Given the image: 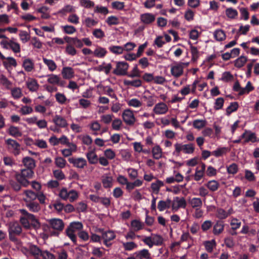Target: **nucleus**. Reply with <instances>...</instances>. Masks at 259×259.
Masks as SVG:
<instances>
[{
    "mask_svg": "<svg viewBox=\"0 0 259 259\" xmlns=\"http://www.w3.org/2000/svg\"><path fill=\"white\" fill-rule=\"evenodd\" d=\"M20 211L23 215L20 217V221L24 228L28 229L32 226L34 228L37 229L40 227L38 221L33 214L24 209H20Z\"/></svg>",
    "mask_w": 259,
    "mask_h": 259,
    "instance_id": "1",
    "label": "nucleus"
},
{
    "mask_svg": "<svg viewBox=\"0 0 259 259\" xmlns=\"http://www.w3.org/2000/svg\"><path fill=\"white\" fill-rule=\"evenodd\" d=\"M50 228L54 230L51 232V236L58 237L64 228V223L60 219L54 218L48 220Z\"/></svg>",
    "mask_w": 259,
    "mask_h": 259,
    "instance_id": "2",
    "label": "nucleus"
},
{
    "mask_svg": "<svg viewBox=\"0 0 259 259\" xmlns=\"http://www.w3.org/2000/svg\"><path fill=\"white\" fill-rule=\"evenodd\" d=\"M34 172L33 169L24 168L21 169L20 173L15 175V178L23 184L24 187H27L30 184L28 179L33 178Z\"/></svg>",
    "mask_w": 259,
    "mask_h": 259,
    "instance_id": "3",
    "label": "nucleus"
},
{
    "mask_svg": "<svg viewBox=\"0 0 259 259\" xmlns=\"http://www.w3.org/2000/svg\"><path fill=\"white\" fill-rule=\"evenodd\" d=\"M175 151L174 152V154L176 153L177 155H179L181 152H183L185 154H192L195 150L194 145L192 143L182 144L177 143L175 144Z\"/></svg>",
    "mask_w": 259,
    "mask_h": 259,
    "instance_id": "4",
    "label": "nucleus"
},
{
    "mask_svg": "<svg viewBox=\"0 0 259 259\" xmlns=\"http://www.w3.org/2000/svg\"><path fill=\"white\" fill-rule=\"evenodd\" d=\"M116 68L113 70V73L117 76H124L127 75V70L129 67L128 64L124 61L116 62Z\"/></svg>",
    "mask_w": 259,
    "mask_h": 259,
    "instance_id": "5",
    "label": "nucleus"
},
{
    "mask_svg": "<svg viewBox=\"0 0 259 259\" xmlns=\"http://www.w3.org/2000/svg\"><path fill=\"white\" fill-rule=\"evenodd\" d=\"M123 121L129 126H133L136 122V118L132 110L126 109L124 110L122 114Z\"/></svg>",
    "mask_w": 259,
    "mask_h": 259,
    "instance_id": "6",
    "label": "nucleus"
},
{
    "mask_svg": "<svg viewBox=\"0 0 259 259\" xmlns=\"http://www.w3.org/2000/svg\"><path fill=\"white\" fill-rule=\"evenodd\" d=\"M99 231L102 233V238L104 239V244L107 247L111 246L112 244L109 242L115 239L116 237L114 232L110 230L104 232L102 229H99Z\"/></svg>",
    "mask_w": 259,
    "mask_h": 259,
    "instance_id": "7",
    "label": "nucleus"
},
{
    "mask_svg": "<svg viewBox=\"0 0 259 259\" xmlns=\"http://www.w3.org/2000/svg\"><path fill=\"white\" fill-rule=\"evenodd\" d=\"M188 64V63L179 62L172 66L170 69L172 75L175 77H179L181 76L183 73L184 66H187Z\"/></svg>",
    "mask_w": 259,
    "mask_h": 259,
    "instance_id": "8",
    "label": "nucleus"
},
{
    "mask_svg": "<svg viewBox=\"0 0 259 259\" xmlns=\"http://www.w3.org/2000/svg\"><path fill=\"white\" fill-rule=\"evenodd\" d=\"M187 206V203L184 197L179 198L175 197L174 198L172 204V208L173 210H177L180 208H185Z\"/></svg>",
    "mask_w": 259,
    "mask_h": 259,
    "instance_id": "9",
    "label": "nucleus"
},
{
    "mask_svg": "<svg viewBox=\"0 0 259 259\" xmlns=\"http://www.w3.org/2000/svg\"><path fill=\"white\" fill-rule=\"evenodd\" d=\"M6 144L13 149V153L15 156L18 155L20 153V145L16 140L8 139L5 141Z\"/></svg>",
    "mask_w": 259,
    "mask_h": 259,
    "instance_id": "10",
    "label": "nucleus"
},
{
    "mask_svg": "<svg viewBox=\"0 0 259 259\" xmlns=\"http://www.w3.org/2000/svg\"><path fill=\"white\" fill-rule=\"evenodd\" d=\"M68 161L73 164L74 166L78 168H83L87 165L86 160L83 158H69Z\"/></svg>",
    "mask_w": 259,
    "mask_h": 259,
    "instance_id": "11",
    "label": "nucleus"
},
{
    "mask_svg": "<svg viewBox=\"0 0 259 259\" xmlns=\"http://www.w3.org/2000/svg\"><path fill=\"white\" fill-rule=\"evenodd\" d=\"M141 21L145 25H149L153 23L155 20V16L151 13H146L140 15Z\"/></svg>",
    "mask_w": 259,
    "mask_h": 259,
    "instance_id": "12",
    "label": "nucleus"
},
{
    "mask_svg": "<svg viewBox=\"0 0 259 259\" xmlns=\"http://www.w3.org/2000/svg\"><path fill=\"white\" fill-rule=\"evenodd\" d=\"M224 221L221 220L217 221L213 227L212 233L216 236L219 235L224 231Z\"/></svg>",
    "mask_w": 259,
    "mask_h": 259,
    "instance_id": "13",
    "label": "nucleus"
},
{
    "mask_svg": "<svg viewBox=\"0 0 259 259\" xmlns=\"http://www.w3.org/2000/svg\"><path fill=\"white\" fill-rule=\"evenodd\" d=\"M53 121L56 126L60 128H65L68 125L66 120L60 115H56L53 119Z\"/></svg>",
    "mask_w": 259,
    "mask_h": 259,
    "instance_id": "14",
    "label": "nucleus"
},
{
    "mask_svg": "<svg viewBox=\"0 0 259 259\" xmlns=\"http://www.w3.org/2000/svg\"><path fill=\"white\" fill-rule=\"evenodd\" d=\"M1 44H4L5 45L4 48L7 49L8 48L6 46V45L9 46V47L15 53H19L20 52V45L17 42L13 41V40H10L9 42L3 41L1 42Z\"/></svg>",
    "mask_w": 259,
    "mask_h": 259,
    "instance_id": "15",
    "label": "nucleus"
},
{
    "mask_svg": "<svg viewBox=\"0 0 259 259\" xmlns=\"http://www.w3.org/2000/svg\"><path fill=\"white\" fill-rule=\"evenodd\" d=\"M22 162L24 166L25 167V168L33 170L36 166L34 159L30 157L26 156L24 157Z\"/></svg>",
    "mask_w": 259,
    "mask_h": 259,
    "instance_id": "16",
    "label": "nucleus"
},
{
    "mask_svg": "<svg viewBox=\"0 0 259 259\" xmlns=\"http://www.w3.org/2000/svg\"><path fill=\"white\" fill-rule=\"evenodd\" d=\"M167 110L168 108L166 105L163 102L156 104L153 109V111L156 114H165L167 111Z\"/></svg>",
    "mask_w": 259,
    "mask_h": 259,
    "instance_id": "17",
    "label": "nucleus"
},
{
    "mask_svg": "<svg viewBox=\"0 0 259 259\" xmlns=\"http://www.w3.org/2000/svg\"><path fill=\"white\" fill-rule=\"evenodd\" d=\"M22 67L26 72H31L34 68V63L30 58H25L23 61Z\"/></svg>",
    "mask_w": 259,
    "mask_h": 259,
    "instance_id": "18",
    "label": "nucleus"
},
{
    "mask_svg": "<svg viewBox=\"0 0 259 259\" xmlns=\"http://www.w3.org/2000/svg\"><path fill=\"white\" fill-rule=\"evenodd\" d=\"M25 202L26 207L31 212H37L41 209L39 204L35 201H26Z\"/></svg>",
    "mask_w": 259,
    "mask_h": 259,
    "instance_id": "19",
    "label": "nucleus"
},
{
    "mask_svg": "<svg viewBox=\"0 0 259 259\" xmlns=\"http://www.w3.org/2000/svg\"><path fill=\"white\" fill-rule=\"evenodd\" d=\"M9 232L19 235L22 232V228L17 222L11 223L9 225Z\"/></svg>",
    "mask_w": 259,
    "mask_h": 259,
    "instance_id": "20",
    "label": "nucleus"
},
{
    "mask_svg": "<svg viewBox=\"0 0 259 259\" xmlns=\"http://www.w3.org/2000/svg\"><path fill=\"white\" fill-rule=\"evenodd\" d=\"M73 68L70 67H64L62 70V74L64 79H71L74 76Z\"/></svg>",
    "mask_w": 259,
    "mask_h": 259,
    "instance_id": "21",
    "label": "nucleus"
},
{
    "mask_svg": "<svg viewBox=\"0 0 259 259\" xmlns=\"http://www.w3.org/2000/svg\"><path fill=\"white\" fill-rule=\"evenodd\" d=\"M87 158L90 164H95L98 161L97 155L95 153V151L91 150L86 154Z\"/></svg>",
    "mask_w": 259,
    "mask_h": 259,
    "instance_id": "22",
    "label": "nucleus"
},
{
    "mask_svg": "<svg viewBox=\"0 0 259 259\" xmlns=\"http://www.w3.org/2000/svg\"><path fill=\"white\" fill-rule=\"evenodd\" d=\"M9 185L13 189V190L16 192L20 191L21 189V187H23V184L16 178L15 180H9Z\"/></svg>",
    "mask_w": 259,
    "mask_h": 259,
    "instance_id": "23",
    "label": "nucleus"
},
{
    "mask_svg": "<svg viewBox=\"0 0 259 259\" xmlns=\"http://www.w3.org/2000/svg\"><path fill=\"white\" fill-rule=\"evenodd\" d=\"M230 214V212H227L222 208H218L216 210V217L221 221L226 219Z\"/></svg>",
    "mask_w": 259,
    "mask_h": 259,
    "instance_id": "24",
    "label": "nucleus"
},
{
    "mask_svg": "<svg viewBox=\"0 0 259 259\" xmlns=\"http://www.w3.org/2000/svg\"><path fill=\"white\" fill-rule=\"evenodd\" d=\"M136 257L137 259H149L150 258V253H149L148 249H143L140 251L136 252L135 253Z\"/></svg>",
    "mask_w": 259,
    "mask_h": 259,
    "instance_id": "25",
    "label": "nucleus"
},
{
    "mask_svg": "<svg viewBox=\"0 0 259 259\" xmlns=\"http://www.w3.org/2000/svg\"><path fill=\"white\" fill-rule=\"evenodd\" d=\"M7 132L10 136L14 137H18L22 136V133L20 131L19 127L14 125H11Z\"/></svg>",
    "mask_w": 259,
    "mask_h": 259,
    "instance_id": "26",
    "label": "nucleus"
},
{
    "mask_svg": "<svg viewBox=\"0 0 259 259\" xmlns=\"http://www.w3.org/2000/svg\"><path fill=\"white\" fill-rule=\"evenodd\" d=\"M188 202L193 208H200L202 205V201L200 198L194 197L191 199L190 198Z\"/></svg>",
    "mask_w": 259,
    "mask_h": 259,
    "instance_id": "27",
    "label": "nucleus"
},
{
    "mask_svg": "<svg viewBox=\"0 0 259 259\" xmlns=\"http://www.w3.org/2000/svg\"><path fill=\"white\" fill-rule=\"evenodd\" d=\"M3 64L6 68L11 67V66L16 67L17 66L16 60L11 57L6 58V59L3 61Z\"/></svg>",
    "mask_w": 259,
    "mask_h": 259,
    "instance_id": "28",
    "label": "nucleus"
},
{
    "mask_svg": "<svg viewBox=\"0 0 259 259\" xmlns=\"http://www.w3.org/2000/svg\"><path fill=\"white\" fill-rule=\"evenodd\" d=\"M42 60L44 63L48 66L50 71L53 72L57 69V66L53 60L43 58Z\"/></svg>",
    "mask_w": 259,
    "mask_h": 259,
    "instance_id": "29",
    "label": "nucleus"
},
{
    "mask_svg": "<svg viewBox=\"0 0 259 259\" xmlns=\"http://www.w3.org/2000/svg\"><path fill=\"white\" fill-rule=\"evenodd\" d=\"M107 53V51L105 48L101 47H97L94 51V55L98 58H104Z\"/></svg>",
    "mask_w": 259,
    "mask_h": 259,
    "instance_id": "30",
    "label": "nucleus"
},
{
    "mask_svg": "<svg viewBox=\"0 0 259 259\" xmlns=\"http://www.w3.org/2000/svg\"><path fill=\"white\" fill-rule=\"evenodd\" d=\"M27 87L31 92L36 91L39 87L37 81L34 79H31L30 80L26 82Z\"/></svg>",
    "mask_w": 259,
    "mask_h": 259,
    "instance_id": "31",
    "label": "nucleus"
},
{
    "mask_svg": "<svg viewBox=\"0 0 259 259\" xmlns=\"http://www.w3.org/2000/svg\"><path fill=\"white\" fill-rule=\"evenodd\" d=\"M238 107L239 104L238 102H231L230 105L226 108V114L227 116H230L232 112L236 111L238 110Z\"/></svg>",
    "mask_w": 259,
    "mask_h": 259,
    "instance_id": "32",
    "label": "nucleus"
},
{
    "mask_svg": "<svg viewBox=\"0 0 259 259\" xmlns=\"http://www.w3.org/2000/svg\"><path fill=\"white\" fill-rule=\"evenodd\" d=\"M205 186L212 192L217 191L219 187L220 184L215 180L209 181L205 184Z\"/></svg>",
    "mask_w": 259,
    "mask_h": 259,
    "instance_id": "33",
    "label": "nucleus"
},
{
    "mask_svg": "<svg viewBox=\"0 0 259 259\" xmlns=\"http://www.w3.org/2000/svg\"><path fill=\"white\" fill-rule=\"evenodd\" d=\"M247 61V58L244 56H241L234 61V66L238 68L243 67Z\"/></svg>",
    "mask_w": 259,
    "mask_h": 259,
    "instance_id": "34",
    "label": "nucleus"
},
{
    "mask_svg": "<svg viewBox=\"0 0 259 259\" xmlns=\"http://www.w3.org/2000/svg\"><path fill=\"white\" fill-rule=\"evenodd\" d=\"M153 157L155 159H159L162 157V149L159 145L154 146L152 150Z\"/></svg>",
    "mask_w": 259,
    "mask_h": 259,
    "instance_id": "35",
    "label": "nucleus"
},
{
    "mask_svg": "<svg viewBox=\"0 0 259 259\" xmlns=\"http://www.w3.org/2000/svg\"><path fill=\"white\" fill-rule=\"evenodd\" d=\"M152 235L153 236V246L154 245L156 246H160L163 244V239L161 235L154 234H152Z\"/></svg>",
    "mask_w": 259,
    "mask_h": 259,
    "instance_id": "36",
    "label": "nucleus"
},
{
    "mask_svg": "<svg viewBox=\"0 0 259 259\" xmlns=\"http://www.w3.org/2000/svg\"><path fill=\"white\" fill-rule=\"evenodd\" d=\"M205 249L208 252H211L213 251V248L216 246V242L214 239L210 241H206L204 243Z\"/></svg>",
    "mask_w": 259,
    "mask_h": 259,
    "instance_id": "37",
    "label": "nucleus"
},
{
    "mask_svg": "<svg viewBox=\"0 0 259 259\" xmlns=\"http://www.w3.org/2000/svg\"><path fill=\"white\" fill-rule=\"evenodd\" d=\"M228 149L226 147H221L217 148L215 150L212 151V155L216 157H219L227 153Z\"/></svg>",
    "mask_w": 259,
    "mask_h": 259,
    "instance_id": "38",
    "label": "nucleus"
},
{
    "mask_svg": "<svg viewBox=\"0 0 259 259\" xmlns=\"http://www.w3.org/2000/svg\"><path fill=\"white\" fill-rule=\"evenodd\" d=\"M214 37L218 41H223L226 38L225 32L221 29L216 30L214 32Z\"/></svg>",
    "mask_w": 259,
    "mask_h": 259,
    "instance_id": "39",
    "label": "nucleus"
},
{
    "mask_svg": "<svg viewBox=\"0 0 259 259\" xmlns=\"http://www.w3.org/2000/svg\"><path fill=\"white\" fill-rule=\"evenodd\" d=\"M24 194L26 196L29 200H25L26 201H34L37 197V193H36L32 190H26L24 192Z\"/></svg>",
    "mask_w": 259,
    "mask_h": 259,
    "instance_id": "40",
    "label": "nucleus"
},
{
    "mask_svg": "<svg viewBox=\"0 0 259 259\" xmlns=\"http://www.w3.org/2000/svg\"><path fill=\"white\" fill-rule=\"evenodd\" d=\"M124 84L125 85H131L134 87L139 88L142 85V81L139 79L134 80H124Z\"/></svg>",
    "mask_w": 259,
    "mask_h": 259,
    "instance_id": "41",
    "label": "nucleus"
},
{
    "mask_svg": "<svg viewBox=\"0 0 259 259\" xmlns=\"http://www.w3.org/2000/svg\"><path fill=\"white\" fill-rule=\"evenodd\" d=\"M83 225L81 223L79 222H74L70 224L67 228L70 230H72L73 232L82 229Z\"/></svg>",
    "mask_w": 259,
    "mask_h": 259,
    "instance_id": "42",
    "label": "nucleus"
},
{
    "mask_svg": "<svg viewBox=\"0 0 259 259\" xmlns=\"http://www.w3.org/2000/svg\"><path fill=\"white\" fill-rule=\"evenodd\" d=\"M112 181L113 179L110 176H106L105 177H103L102 179V182L103 187L105 188H109L111 187L112 186Z\"/></svg>",
    "mask_w": 259,
    "mask_h": 259,
    "instance_id": "43",
    "label": "nucleus"
},
{
    "mask_svg": "<svg viewBox=\"0 0 259 259\" xmlns=\"http://www.w3.org/2000/svg\"><path fill=\"white\" fill-rule=\"evenodd\" d=\"M164 185V183L162 181L157 180L156 182L152 183L151 185V188L153 190V192L158 193L160 188Z\"/></svg>",
    "mask_w": 259,
    "mask_h": 259,
    "instance_id": "44",
    "label": "nucleus"
},
{
    "mask_svg": "<svg viewBox=\"0 0 259 259\" xmlns=\"http://www.w3.org/2000/svg\"><path fill=\"white\" fill-rule=\"evenodd\" d=\"M108 49L112 53L116 55H120L123 52V49L122 46H111Z\"/></svg>",
    "mask_w": 259,
    "mask_h": 259,
    "instance_id": "45",
    "label": "nucleus"
},
{
    "mask_svg": "<svg viewBox=\"0 0 259 259\" xmlns=\"http://www.w3.org/2000/svg\"><path fill=\"white\" fill-rule=\"evenodd\" d=\"M254 88L252 85V84L250 81H248L245 88L242 89V90L239 92V95H243L245 93L248 94L250 92L254 90Z\"/></svg>",
    "mask_w": 259,
    "mask_h": 259,
    "instance_id": "46",
    "label": "nucleus"
},
{
    "mask_svg": "<svg viewBox=\"0 0 259 259\" xmlns=\"http://www.w3.org/2000/svg\"><path fill=\"white\" fill-rule=\"evenodd\" d=\"M189 44H190L192 60L194 62L197 61L199 58V51H198L197 48L196 47L193 46L191 42H189Z\"/></svg>",
    "mask_w": 259,
    "mask_h": 259,
    "instance_id": "47",
    "label": "nucleus"
},
{
    "mask_svg": "<svg viewBox=\"0 0 259 259\" xmlns=\"http://www.w3.org/2000/svg\"><path fill=\"white\" fill-rule=\"evenodd\" d=\"M206 121L205 120L196 119L193 122V126L197 129H201L206 125Z\"/></svg>",
    "mask_w": 259,
    "mask_h": 259,
    "instance_id": "48",
    "label": "nucleus"
},
{
    "mask_svg": "<svg viewBox=\"0 0 259 259\" xmlns=\"http://www.w3.org/2000/svg\"><path fill=\"white\" fill-rule=\"evenodd\" d=\"M226 15L230 19H234L238 15V12L232 8H229L226 10Z\"/></svg>",
    "mask_w": 259,
    "mask_h": 259,
    "instance_id": "49",
    "label": "nucleus"
},
{
    "mask_svg": "<svg viewBox=\"0 0 259 259\" xmlns=\"http://www.w3.org/2000/svg\"><path fill=\"white\" fill-rule=\"evenodd\" d=\"M127 104L129 106L135 108L140 107L142 105V103L136 98H133L127 102Z\"/></svg>",
    "mask_w": 259,
    "mask_h": 259,
    "instance_id": "50",
    "label": "nucleus"
},
{
    "mask_svg": "<svg viewBox=\"0 0 259 259\" xmlns=\"http://www.w3.org/2000/svg\"><path fill=\"white\" fill-rule=\"evenodd\" d=\"M257 141L256 137L255 134L254 133H251L249 131V133L246 135V139L244 140V143H247L249 142H251L252 143H254Z\"/></svg>",
    "mask_w": 259,
    "mask_h": 259,
    "instance_id": "51",
    "label": "nucleus"
},
{
    "mask_svg": "<svg viewBox=\"0 0 259 259\" xmlns=\"http://www.w3.org/2000/svg\"><path fill=\"white\" fill-rule=\"evenodd\" d=\"M106 22L108 25L111 26L113 25H117L119 24L118 18L114 16H111L107 18L106 20Z\"/></svg>",
    "mask_w": 259,
    "mask_h": 259,
    "instance_id": "52",
    "label": "nucleus"
},
{
    "mask_svg": "<svg viewBox=\"0 0 259 259\" xmlns=\"http://www.w3.org/2000/svg\"><path fill=\"white\" fill-rule=\"evenodd\" d=\"M114 117L113 114L103 115L101 116V121L105 124H108L113 120Z\"/></svg>",
    "mask_w": 259,
    "mask_h": 259,
    "instance_id": "53",
    "label": "nucleus"
},
{
    "mask_svg": "<svg viewBox=\"0 0 259 259\" xmlns=\"http://www.w3.org/2000/svg\"><path fill=\"white\" fill-rule=\"evenodd\" d=\"M122 121L119 118H115L112 120V127L114 130L119 131L122 125Z\"/></svg>",
    "mask_w": 259,
    "mask_h": 259,
    "instance_id": "54",
    "label": "nucleus"
},
{
    "mask_svg": "<svg viewBox=\"0 0 259 259\" xmlns=\"http://www.w3.org/2000/svg\"><path fill=\"white\" fill-rule=\"evenodd\" d=\"M224 103V99L222 97H220L215 100L214 102V108L216 110L222 109Z\"/></svg>",
    "mask_w": 259,
    "mask_h": 259,
    "instance_id": "55",
    "label": "nucleus"
},
{
    "mask_svg": "<svg viewBox=\"0 0 259 259\" xmlns=\"http://www.w3.org/2000/svg\"><path fill=\"white\" fill-rule=\"evenodd\" d=\"M62 28L64 32L68 34H72L76 31L75 27L71 25H65L62 26Z\"/></svg>",
    "mask_w": 259,
    "mask_h": 259,
    "instance_id": "56",
    "label": "nucleus"
},
{
    "mask_svg": "<svg viewBox=\"0 0 259 259\" xmlns=\"http://www.w3.org/2000/svg\"><path fill=\"white\" fill-rule=\"evenodd\" d=\"M92 34L97 38L101 39L105 36L104 32L100 28L95 29L93 31Z\"/></svg>",
    "mask_w": 259,
    "mask_h": 259,
    "instance_id": "57",
    "label": "nucleus"
},
{
    "mask_svg": "<svg viewBox=\"0 0 259 259\" xmlns=\"http://www.w3.org/2000/svg\"><path fill=\"white\" fill-rule=\"evenodd\" d=\"M212 222L210 220L205 221L201 225V228L203 232H206L211 228Z\"/></svg>",
    "mask_w": 259,
    "mask_h": 259,
    "instance_id": "58",
    "label": "nucleus"
},
{
    "mask_svg": "<svg viewBox=\"0 0 259 259\" xmlns=\"http://www.w3.org/2000/svg\"><path fill=\"white\" fill-rule=\"evenodd\" d=\"M43 250H41L39 247L36 245H32L30 247V252L34 256L40 255L42 253Z\"/></svg>",
    "mask_w": 259,
    "mask_h": 259,
    "instance_id": "59",
    "label": "nucleus"
},
{
    "mask_svg": "<svg viewBox=\"0 0 259 259\" xmlns=\"http://www.w3.org/2000/svg\"><path fill=\"white\" fill-rule=\"evenodd\" d=\"M227 170L229 174L234 175L238 172V165L236 163H233L227 167Z\"/></svg>",
    "mask_w": 259,
    "mask_h": 259,
    "instance_id": "60",
    "label": "nucleus"
},
{
    "mask_svg": "<svg viewBox=\"0 0 259 259\" xmlns=\"http://www.w3.org/2000/svg\"><path fill=\"white\" fill-rule=\"evenodd\" d=\"M49 78L47 80V81L51 84H57L59 81V77L55 74H51L48 75Z\"/></svg>",
    "mask_w": 259,
    "mask_h": 259,
    "instance_id": "61",
    "label": "nucleus"
},
{
    "mask_svg": "<svg viewBox=\"0 0 259 259\" xmlns=\"http://www.w3.org/2000/svg\"><path fill=\"white\" fill-rule=\"evenodd\" d=\"M80 4L82 7L89 9L95 6V3L91 0H80Z\"/></svg>",
    "mask_w": 259,
    "mask_h": 259,
    "instance_id": "62",
    "label": "nucleus"
},
{
    "mask_svg": "<svg viewBox=\"0 0 259 259\" xmlns=\"http://www.w3.org/2000/svg\"><path fill=\"white\" fill-rule=\"evenodd\" d=\"M233 75L230 72L226 71L223 73L221 79L223 81L229 82L233 80Z\"/></svg>",
    "mask_w": 259,
    "mask_h": 259,
    "instance_id": "63",
    "label": "nucleus"
},
{
    "mask_svg": "<svg viewBox=\"0 0 259 259\" xmlns=\"http://www.w3.org/2000/svg\"><path fill=\"white\" fill-rule=\"evenodd\" d=\"M41 256L43 259H56L55 255L48 250H43L42 253L41 254Z\"/></svg>",
    "mask_w": 259,
    "mask_h": 259,
    "instance_id": "64",
    "label": "nucleus"
}]
</instances>
